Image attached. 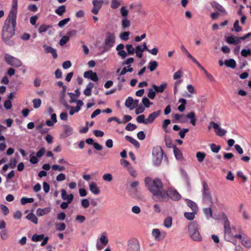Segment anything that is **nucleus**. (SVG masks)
Segmentation results:
<instances>
[{"mask_svg":"<svg viewBox=\"0 0 251 251\" xmlns=\"http://www.w3.org/2000/svg\"><path fill=\"white\" fill-rule=\"evenodd\" d=\"M145 182L148 189L152 194V198L155 201H165L167 194L166 190L163 189V183L160 179L155 178L152 179L151 178L146 177Z\"/></svg>","mask_w":251,"mask_h":251,"instance_id":"1","label":"nucleus"},{"mask_svg":"<svg viewBox=\"0 0 251 251\" xmlns=\"http://www.w3.org/2000/svg\"><path fill=\"white\" fill-rule=\"evenodd\" d=\"M16 19L7 18L2 29L1 37L3 41L7 45L12 46L14 41L12 39L15 34Z\"/></svg>","mask_w":251,"mask_h":251,"instance_id":"2","label":"nucleus"},{"mask_svg":"<svg viewBox=\"0 0 251 251\" xmlns=\"http://www.w3.org/2000/svg\"><path fill=\"white\" fill-rule=\"evenodd\" d=\"M222 219L224 226V238L226 241L231 242L234 238H235L236 234L234 235L231 231V229H235L236 227L234 226L231 227L230 223L227 216L225 213L222 215Z\"/></svg>","mask_w":251,"mask_h":251,"instance_id":"3","label":"nucleus"},{"mask_svg":"<svg viewBox=\"0 0 251 251\" xmlns=\"http://www.w3.org/2000/svg\"><path fill=\"white\" fill-rule=\"evenodd\" d=\"M189 234L191 238L195 241H201L202 237L198 229V225L195 222H192L188 225Z\"/></svg>","mask_w":251,"mask_h":251,"instance_id":"4","label":"nucleus"},{"mask_svg":"<svg viewBox=\"0 0 251 251\" xmlns=\"http://www.w3.org/2000/svg\"><path fill=\"white\" fill-rule=\"evenodd\" d=\"M202 201L203 202L206 203H209L210 206L213 205L212 198L210 194L209 187L207 183L203 181L202 183Z\"/></svg>","mask_w":251,"mask_h":251,"instance_id":"5","label":"nucleus"},{"mask_svg":"<svg viewBox=\"0 0 251 251\" xmlns=\"http://www.w3.org/2000/svg\"><path fill=\"white\" fill-rule=\"evenodd\" d=\"M115 40V36L114 33H106L104 40L105 50H107L111 48L114 46Z\"/></svg>","mask_w":251,"mask_h":251,"instance_id":"6","label":"nucleus"},{"mask_svg":"<svg viewBox=\"0 0 251 251\" xmlns=\"http://www.w3.org/2000/svg\"><path fill=\"white\" fill-rule=\"evenodd\" d=\"M153 159L156 165H159L163 158V151L160 147L154 148L152 150Z\"/></svg>","mask_w":251,"mask_h":251,"instance_id":"7","label":"nucleus"},{"mask_svg":"<svg viewBox=\"0 0 251 251\" xmlns=\"http://www.w3.org/2000/svg\"><path fill=\"white\" fill-rule=\"evenodd\" d=\"M4 59L8 64L15 67L18 68L22 65V63L20 59L9 54H5L4 55Z\"/></svg>","mask_w":251,"mask_h":251,"instance_id":"8","label":"nucleus"},{"mask_svg":"<svg viewBox=\"0 0 251 251\" xmlns=\"http://www.w3.org/2000/svg\"><path fill=\"white\" fill-rule=\"evenodd\" d=\"M166 196L165 197V200L170 198L173 201H179L181 198V195L177 191V190L173 188H169L166 191Z\"/></svg>","mask_w":251,"mask_h":251,"instance_id":"9","label":"nucleus"},{"mask_svg":"<svg viewBox=\"0 0 251 251\" xmlns=\"http://www.w3.org/2000/svg\"><path fill=\"white\" fill-rule=\"evenodd\" d=\"M235 238L239 239L243 246L247 249L251 248V240L246 235L242 236L240 234H236Z\"/></svg>","mask_w":251,"mask_h":251,"instance_id":"10","label":"nucleus"},{"mask_svg":"<svg viewBox=\"0 0 251 251\" xmlns=\"http://www.w3.org/2000/svg\"><path fill=\"white\" fill-rule=\"evenodd\" d=\"M18 0H12V6L7 18L17 19Z\"/></svg>","mask_w":251,"mask_h":251,"instance_id":"11","label":"nucleus"},{"mask_svg":"<svg viewBox=\"0 0 251 251\" xmlns=\"http://www.w3.org/2000/svg\"><path fill=\"white\" fill-rule=\"evenodd\" d=\"M210 125H212V127L214 129L215 134L220 137H223L226 133V130L221 128L217 123L214 122H211Z\"/></svg>","mask_w":251,"mask_h":251,"instance_id":"12","label":"nucleus"},{"mask_svg":"<svg viewBox=\"0 0 251 251\" xmlns=\"http://www.w3.org/2000/svg\"><path fill=\"white\" fill-rule=\"evenodd\" d=\"M103 3V1L102 0H93L92 1L93 7L91 10L92 13L95 15L98 14Z\"/></svg>","mask_w":251,"mask_h":251,"instance_id":"13","label":"nucleus"},{"mask_svg":"<svg viewBox=\"0 0 251 251\" xmlns=\"http://www.w3.org/2000/svg\"><path fill=\"white\" fill-rule=\"evenodd\" d=\"M83 76L85 78L90 79L93 81H97L99 79L97 73L93 72L92 70L85 72Z\"/></svg>","mask_w":251,"mask_h":251,"instance_id":"14","label":"nucleus"},{"mask_svg":"<svg viewBox=\"0 0 251 251\" xmlns=\"http://www.w3.org/2000/svg\"><path fill=\"white\" fill-rule=\"evenodd\" d=\"M125 46L123 44H119L116 48V50L118 51V55H119L122 59L125 58L127 53L124 50Z\"/></svg>","mask_w":251,"mask_h":251,"instance_id":"15","label":"nucleus"},{"mask_svg":"<svg viewBox=\"0 0 251 251\" xmlns=\"http://www.w3.org/2000/svg\"><path fill=\"white\" fill-rule=\"evenodd\" d=\"M160 113L161 110H158L150 114L148 117L146 119V123L147 124L153 123L154 120L160 115Z\"/></svg>","mask_w":251,"mask_h":251,"instance_id":"16","label":"nucleus"},{"mask_svg":"<svg viewBox=\"0 0 251 251\" xmlns=\"http://www.w3.org/2000/svg\"><path fill=\"white\" fill-rule=\"evenodd\" d=\"M180 49L181 50L187 55L188 58L191 59L192 61L197 65L200 66V63L189 52V51L183 45H182L181 46Z\"/></svg>","mask_w":251,"mask_h":251,"instance_id":"17","label":"nucleus"},{"mask_svg":"<svg viewBox=\"0 0 251 251\" xmlns=\"http://www.w3.org/2000/svg\"><path fill=\"white\" fill-rule=\"evenodd\" d=\"M211 6L213 8L220 11L223 15H226L227 14V12L225 8L219 3L214 1L212 3Z\"/></svg>","mask_w":251,"mask_h":251,"instance_id":"18","label":"nucleus"},{"mask_svg":"<svg viewBox=\"0 0 251 251\" xmlns=\"http://www.w3.org/2000/svg\"><path fill=\"white\" fill-rule=\"evenodd\" d=\"M226 41L230 44H233L235 45H238L240 43L239 37H237L233 35H231L226 37Z\"/></svg>","mask_w":251,"mask_h":251,"instance_id":"19","label":"nucleus"},{"mask_svg":"<svg viewBox=\"0 0 251 251\" xmlns=\"http://www.w3.org/2000/svg\"><path fill=\"white\" fill-rule=\"evenodd\" d=\"M89 189L90 191L95 195H98L100 193L99 188L94 182H91L89 184Z\"/></svg>","mask_w":251,"mask_h":251,"instance_id":"20","label":"nucleus"},{"mask_svg":"<svg viewBox=\"0 0 251 251\" xmlns=\"http://www.w3.org/2000/svg\"><path fill=\"white\" fill-rule=\"evenodd\" d=\"M43 47L44 48L45 52L47 53H51L52 57L54 58H56L57 57V54L56 53V50L50 46H47L46 45H44Z\"/></svg>","mask_w":251,"mask_h":251,"instance_id":"21","label":"nucleus"},{"mask_svg":"<svg viewBox=\"0 0 251 251\" xmlns=\"http://www.w3.org/2000/svg\"><path fill=\"white\" fill-rule=\"evenodd\" d=\"M152 88L156 93H162L167 87L166 83H163L160 86H158L155 84L152 85Z\"/></svg>","mask_w":251,"mask_h":251,"instance_id":"22","label":"nucleus"},{"mask_svg":"<svg viewBox=\"0 0 251 251\" xmlns=\"http://www.w3.org/2000/svg\"><path fill=\"white\" fill-rule=\"evenodd\" d=\"M50 207H46L43 209L39 208L37 209L36 213L38 216H42L43 215L48 214L50 212Z\"/></svg>","mask_w":251,"mask_h":251,"instance_id":"23","label":"nucleus"},{"mask_svg":"<svg viewBox=\"0 0 251 251\" xmlns=\"http://www.w3.org/2000/svg\"><path fill=\"white\" fill-rule=\"evenodd\" d=\"M94 86L92 82H89L87 85L86 88L84 90V94L86 96H90L91 95V90Z\"/></svg>","mask_w":251,"mask_h":251,"instance_id":"24","label":"nucleus"},{"mask_svg":"<svg viewBox=\"0 0 251 251\" xmlns=\"http://www.w3.org/2000/svg\"><path fill=\"white\" fill-rule=\"evenodd\" d=\"M225 64L227 67L234 69L236 67V62L233 59H229L225 61Z\"/></svg>","mask_w":251,"mask_h":251,"instance_id":"25","label":"nucleus"},{"mask_svg":"<svg viewBox=\"0 0 251 251\" xmlns=\"http://www.w3.org/2000/svg\"><path fill=\"white\" fill-rule=\"evenodd\" d=\"M174 118L181 123H184L187 122L186 115L183 114H176L174 115Z\"/></svg>","mask_w":251,"mask_h":251,"instance_id":"26","label":"nucleus"},{"mask_svg":"<svg viewBox=\"0 0 251 251\" xmlns=\"http://www.w3.org/2000/svg\"><path fill=\"white\" fill-rule=\"evenodd\" d=\"M125 139L132 143L136 148H139L140 147V143L135 139L131 137V136L126 135L125 136Z\"/></svg>","mask_w":251,"mask_h":251,"instance_id":"27","label":"nucleus"},{"mask_svg":"<svg viewBox=\"0 0 251 251\" xmlns=\"http://www.w3.org/2000/svg\"><path fill=\"white\" fill-rule=\"evenodd\" d=\"M186 203L187 205L191 208L193 211L194 212H197L198 209V207L197 204L194 201L190 200H186Z\"/></svg>","mask_w":251,"mask_h":251,"instance_id":"28","label":"nucleus"},{"mask_svg":"<svg viewBox=\"0 0 251 251\" xmlns=\"http://www.w3.org/2000/svg\"><path fill=\"white\" fill-rule=\"evenodd\" d=\"M73 133V128L69 126H64V136H69Z\"/></svg>","mask_w":251,"mask_h":251,"instance_id":"29","label":"nucleus"},{"mask_svg":"<svg viewBox=\"0 0 251 251\" xmlns=\"http://www.w3.org/2000/svg\"><path fill=\"white\" fill-rule=\"evenodd\" d=\"M100 241L102 246H105L108 243V239L105 233H102L100 238Z\"/></svg>","mask_w":251,"mask_h":251,"instance_id":"30","label":"nucleus"},{"mask_svg":"<svg viewBox=\"0 0 251 251\" xmlns=\"http://www.w3.org/2000/svg\"><path fill=\"white\" fill-rule=\"evenodd\" d=\"M74 195L72 194L68 195L67 192L64 190V201H67L66 202L71 203L73 201Z\"/></svg>","mask_w":251,"mask_h":251,"instance_id":"31","label":"nucleus"},{"mask_svg":"<svg viewBox=\"0 0 251 251\" xmlns=\"http://www.w3.org/2000/svg\"><path fill=\"white\" fill-rule=\"evenodd\" d=\"M158 64L156 61H150L149 63L148 69L151 72L154 71L157 67Z\"/></svg>","mask_w":251,"mask_h":251,"instance_id":"32","label":"nucleus"},{"mask_svg":"<svg viewBox=\"0 0 251 251\" xmlns=\"http://www.w3.org/2000/svg\"><path fill=\"white\" fill-rule=\"evenodd\" d=\"M26 218L30 220L31 222L33 223L34 224H37L38 223V218L36 216L32 213H30L27 215Z\"/></svg>","mask_w":251,"mask_h":251,"instance_id":"33","label":"nucleus"},{"mask_svg":"<svg viewBox=\"0 0 251 251\" xmlns=\"http://www.w3.org/2000/svg\"><path fill=\"white\" fill-rule=\"evenodd\" d=\"M174 152L175 155V157L177 159H180L182 158V154L180 151L175 146L174 147Z\"/></svg>","mask_w":251,"mask_h":251,"instance_id":"34","label":"nucleus"},{"mask_svg":"<svg viewBox=\"0 0 251 251\" xmlns=\"http://www.w3.org/2000/svg\"><path fill=\"white\" fill-rule=\"evenodd\" d=\"M144 51L142 49V47L140 45H138L135 48V52L136 53V56L138 58H142L143 56V52Z\"/></svg>","mask_w":251,"mask_h":251,"instance_id":"35","label":"nucleus"},{"mask_svg":"<svg viewBox=\"0 0 251 251\" xmlns=\"http://www.w3.org/2000/svg\"><path fill=\"white\" fill-rule=\"evenodd\" d=\"M205 156L206 154L203 152L199 151L196 153V157L199 162H202L204 160Z\"/></svg>","mask_w":251,"mask_h":251,"instance_id":"36","label":"nucleus"},{"mask_svg":"<svg viewBox=\"0 0 251 251\" xmlns=\"http://www.w3.org/2000/svg\"><path fill=\"white\" fill-rule=\"evenodd\" d=\"M203 212H204V214L205 215L207 219L213 217L212 211L211 208H204L203 209Z\"/></svg>","mask_w":251,"mask_h":251,"instance_id":"37","label":"nucleus"},{"mask_svg":"<svg viewBox=\"0 0 251 251\" xmlns=\"http://www.w3.org/2000/svg\"><path fill=\"white\" fill-rule=\"evenodd\" d=\"M126 48L127 53L129 55H133L135 52V49H134L132 45L127 44L126 45Z\"/></svg>","mask_w":251,"mask_h":251,"instance_id":"38","label":"nucleus"},{"mask_svg":"<svg viewBox=\"0 0 251 251\" xmlns=\"http://www.w3.org/2000/svg\"><path fill=\"white\" fill-rule=\"evenodd\" d=\"M164 226L167 228L171 227L172 225V218L171 217L166 218L164 221Z\"/></svg>","mask_w":251,"mask_h":251,"instance_id":"39","label":"nucleus"},{"mask_svg":"<svg viewBox=\"0 0 251 251\" xmlns=\"http://www.w3.org/2000/svg\"><path fill=\"white\" fill-rule=\"evenodd\" d=\"M197 212H185L184 213V217L186 219H187L188 220H192L195 218V214Z\"/></svg>","mask_w":251,"mask_h":251,"instance_id":"40","label":"nucleus"},{"mask_svg":"<svg viewBox=\"0 0 251 251\" xmlns=\"http://www.w3.org/2000/svg\"><path fill=\"white\" fill-rule=\"evenodd\" d=\"M34 201V199L32 198H27L23 197L21 199V203L23 205H25L27 203H32Z\"/></svg>","mask_w":251,"mask_h":251,"instance_id":"41","label":"nucleus"},{"mask_svg":"<svg viewBox=\"0 0 251 251\" xmlns=\"http://www.w3.org/2000/svg\"><path fill=\"white\" fill-rule=\"evenodd\" d=\"M122 26L123 28H128L130 26V21L127 18H124L122 21Z\"/></svg>","mask_w":251,"mask_h":251,"instance_id":"42","label":"nucleus"},{"mask_svg":"<svg viewBox=\"0 0 251 251\" xmlns=\"http://www.w3.org/2000/svg\"><path fill=\"white\" fill-rule=\"evenodd\" d=\"M171 123V121L169 119L165 120L162 123V128L166 133L169 132L167 127Z\"/></svg>","mask_w":251,"mask_h":251,"instance_id":"43","label":"nucleus"},{"mask_svg":"<svg viewBox=\"0 0 251 251\" xmlns=\"http://www.w3.org/2000/svg\"><path fill=\"white\" fill-rule=\"evenodd\" d=\"M133 103V99L132 97H129L126 100L125 102V105L126 107L128 108H131L132 107V104Z\"/></svg>","mask_w":251,"mask_h":251,"instance_id":"44","label":"nucleus"},{"mask_svg":"<svg viewBox=\"0 0 251 251\" xmlns=\"http://www.w3.org/2000/svg\"><path fill=\"white\" fill-rule=\"evenodd\" d=\"M136 121L138 123H143L145 125H148L146 123V119L145 118V115H141L138 116L136 118Z\"/></svg>","mask_w":251,"mask_h":251,"instance_id":"45","label":"nucleus"},{"mask_svg":"<svg viewBox=\"0 0 251 251\" xmlns=\"http://www.w3.org/2000/svg\"><path fill=\"white\" fill-rule=\"evenodd\" d=\"M44 237V235L43 234H34L32 237L31 240L34 242H38L43 239Z\"/></svg>","mask_w":251,"mask_h":251,"instance_id":"46","label":"nucleus"},{"mask_svg":"<svg viewBox=\"0 0 251 251\" xmlns=\"http://www.w3.org/2000/svg\"><path fill=\"white\" fill-rule=\"evenodd\" d=\"M221 146L220 145L217 146L216 144L212 143L210 145V148L212 152L214 153H217L221 149Z\"/></svg>","mask_w":251,"mask_h":251,"instance_id":"47","label":"nucleus"},{"mask_svg":"<svg viewBox=\"0 0 251 251\" xmlns=\"http://www.w3.org/2000/svg\"><path fill=\"white\" fill-rule=\"evenodd\" d=\"M121 4V2L117 0H112L111 7L112 9H117Z\"/></svg>","mask_w":251,"mask_h":251,"instance_id":"48","label":"nucleus"},{"mask_svg":"<svg viewBox=\"0 0 251 251\" xmlns=\"http://www.w3.org/2000/svg\"><path fill=\"white\" fill-rule=\"evenodd\" d=\"M152 234L156 240H159L160 236V231L159 229H153L152 231Z\"/></svg>","mask_w":251,"mask_h":251,"instance_id":"49","label":"nucleus"},{"mask_svg":"<svg viewBox=\"0 0 251 251\" xmlns=\"http://www.w3.org/2000/svg\"><path fill=\"white\" fill-rule=\"evenodd\" d=\"M142 102L146 108H149L152 104L149 99L146 97L143 98Z\"/></svg>","mask_w":251,"mask_h":251,"instance_id":"50","label":"nucleus"},{"mask_svg":"<svg viewBox=\"0 0 251 251\" xmlns=\"http://www.w3.org/2000/svg\"><path fill=\"white\" fill-rule=\"evenodd\" d=\"M242 56L245 57H247L249 56H251V50L250 49H243L241 52Z\"/></svg>","mask_w":251,"mask_h":251,"instance_id":"51","label":"nucleus"},{"mask_svg":"<svg viewBox=\"0 0 251 251\" xmlns=\"http://www.w3.org/2000/svg\"><path fill=\"white\" fill-rule=\"evenodd\" d=\"M130 34V32L128 31H125L120 34V38L124 41H126L128 39V36Z\"/></svg>","mask_w":251,"mask_h":251,"instance_id":"52","label":"nucleus"},{"mask_svg":"<svg viewBox=\"0 0 251 251\" xmlns=\"http://www.w3.org/2000/svg\"><path fill=\"white\" fill-rule=\"evenodd\" d=\"M34 108H39L41 104V100L40 99H35L32 101Z\"/></svg>","mask_w":251,"mask_h":251,"instance_id":"53","label":"nucleus"},{"mask_svg":"<svg viewBox=\"0 0 251 251\" xmlns=\"http://www.w3.org/2000/svg\"><path fill=\"white\" fill-rule=\"evenodd\" d=\"M137 128V126L133 124L128 123L126 126L125 129L127 131H133Z\"/></svg>","mask_w":251,"mask_h":251,"instance_id":"54","label":"nucleus"},{"mask_svg":"<svg viewBox=\"0 0 251 251\" xmlns=\"http://www.w3.org/2000/svg\"><path fill=\"white\" fill-rule=\"evenodd\" d=\"M102 178L106 181L110 182L112 180L113 177L111 174L108 173L104 174Z\"/></svg>","mask_w":251,"mask_h":251,"instance_id":"55","label":"nucleus"},{"mask_svg":"<svg viewBox=\"0 0 251 251\" xmlns=\"http://www.w3.org/2000/svg\"><path fill=\"white\" fill-rule=\"evenodd\" d=\"M155 91H153V89L150 88L149 89V92L148 93V97L151 99H154L155 97Z\"/></svg>","mask_w":251,"mask_h":251,"instance_id":"56","label":"nucleus"},{"mask_svg":"<svg viewBox=\"0 0 251 251\" xmlns=\"http://www.w3.org/2000/svg\"><path fill=\"white\" fill-rule=\"evenodd\" d=\"M120 11H121V15L123 17H125V18H126V17L128 15V11L126 9V8L125 6H122L121 8V9H120Z\"/></svg>","mask_w":251,"mask_h":251,"instance_id":"57","label":"nucleus"},{"mask_svg":"<svg viewBox=\"0 0 251 251\" xmlns=\"http://www.w3.org/2000/svg\"><path fill=\"white\" fill-rule=\"evenodd\" d=\"M234 29L237 32L241 31L242 29V28L239 25L238 20H236L234 24Z\"/></svg>","mask_w":251,"mask_h":251,"instance_id":"58","label":"nucleus"},{"mask_svg":"<svg viewBox=\"0 0 251 251\" xmlns=\"http://www.w3.org/2000/svg\"><path fill=\"white\" fill-rule=\"evenodd\" d=\"M81 205L84 208H87L90 205L89 201L88 199H83L81 201Z\"/></svg>","mask_w":251,"mask_h":251,"instance_id":"59","label":"nucleus"},{"mask_svg":"<svg viewBox=\"0 0 251 251\" xmlns=\"http://www.w3.org/2000/svg\"><path fill=\"white\" fill-rule=\"evenodd\" d=\"M189 129L188 128H183L179 132V135L181 138H184L185 134L189 131Z\"/></svg>","mask_w":251,"mask_h":251,"instance_id":"60","label":"nucleus"},{"mask_svg":"<svg viewBox=\"0 0 251 251\" xmlns=\"http://www.w3.org/2000/svg\"><path fill=\"white\" fill-rule=\"evenodd\" d=\"M0 207L5 215H6L9 213V209L6 205L1 204L0 205Z\"/></svg>","mask_w":251,"mask_h":251,"instance_id":"61","label":"nucleus"},{"mask_svg":"<svg viewBox=\"0 0 251 251\" xmlns=\"http://www.w3.org/2000/svg\"><path fill=\"white\" fill-rule=\"evenodd\" d=\"M12 102L10 100H6L4 101V106L5 109L8 110L11 108L12 107Z\"/></svg>","mask_w":251,"mask_h":251,"instance_id":"62","label":"nucleus"},{"mask_svg":"<svg viewBox=\"0 0 251 251\" xmlns=\"http://www.w3.org/2000/svg\"><path fill=\"white\" fill-rule=\"evenodd\" d=\"M79 107H78V106L71 107L69 111V114L71 115H73L74 113L79 111Z\"/></svg>","mask_w":251,"mask_h":251,"instance_id":"63","label":"nucleus"},{"mask_svg":"<svg viewBox=\"0 0 251 251\" xmlns=\"http://www.w3.org/2000/svg\"><path fill=\"white\" fill-rule=\"evenodd\" d=\"M85 219L86 218L85 216L80 215H77L75 218L76 221H77L80 223H83L85 221Z\"/></svg>","mask_w":251,"mask_h":251,"instance_id":"64","label":"nucleus"}]
</instances>
